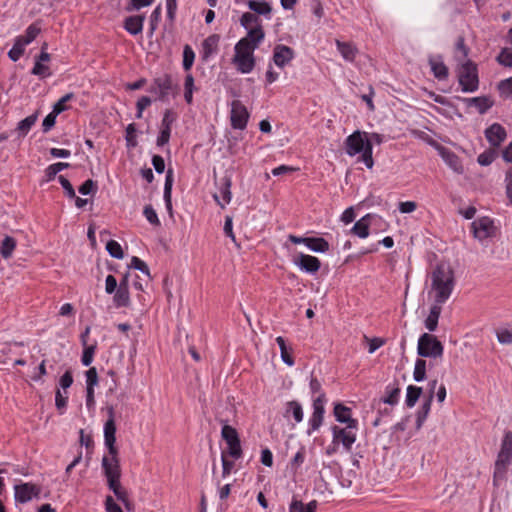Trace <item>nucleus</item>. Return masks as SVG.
<instances>
[{
  "mask_svg": "<svg viewBox=\"0 0 512 512\" xmlns=\"http://www.w3.org/2000/svg\"><path fill=\"white\" fill-rule=\"evenodd\" d=\"M231 179L229 177H224L221 180L220 186V194L215 193L213 198L215 201L221 206V208L225 207V204L230 203L231 201Z\"/></svg>",
  "mask_w": 512,
  "mask_h": 512,
  "instance_id": "17",
  "label": "nucleus"
},
{
  "mask_svg": "<svg viewBox=\"0 0 512 512\" xmlns=\"http://www.w3.org/2000/svg\"><path fill=\"white\" fill-rule=\"evenodd\" d=\"M107 512H123L121 507L116 504L111 496H107L105 500Z\"/></svg>",
  "mask_w": 512,
  "mask_h": 512,
  "instance_id": "64",
  "label": "nucleus"
},
{
  "mask_svg": "<svg viewBox=\"0 0 512 512\" xmlns=\"http://www.w3.org/2000/svg\"><path fill=\"white\" fill-rule=\"evenodd\" d=\"M86 384L87 387L94 388L98 384V373L95 367H91L86 371Z\"/></svg>",
  "mask_w": 512,
  "mask_h": 512,
  "instance_id": "52",
  "label": "nucleus"
},
{
  "mask_svg": "<svg viewBox=\"0 0 512 512\" xmlns=\"http://www.w3.org/2000/svg\"><path fill=\"white\" fill-rule=\"evenodd\" d=\"M113 301L117 307H128L130 305L129 289L118 287L114 292Z\"/></svg>",
  "mask_w": 512,
  "mask_h": 512,
  "instance_id": "33",
  "label": "nucleus"
},
{
  "mask_svg": "<svg viewBox=\"0 0 512 512\" xmlns=\"http://www.w3.org/2000/svg\"><path fill=\"white\" fill-rule=\"evenodd\" d=\"M227 445H228V452H229L230 456H232L235 459H238L242 456V448H241L240 439L227 442Z\"/></svg>",
  "mask_w": 512,
  "mask_h": 512,
  "instance_id": "48",
  "label": "nucleus"
},
{
  "mask_svg": "<svg viewBox=\"0 0 512 512\" xmlns=\"http://www.w3.org/2000/svg\"><path fill=\"white\" fill-rule=\"evenodd\" d=\"M176 118H177L176 113L174 111H172L171 109H167L164 113L161 127L171 129L172 124L175 122Z\"/></svg>",
  "mask_w": 512,
  "mask_h": 512,
  "instance_id": "51",
  "label": "nucleus"
},
{
  "mask_svg": "<svg viewBox=\"0 0 512 512\" xmlns=\"http://www.w3.org/2000/svg\"><path fill=\"white\" fill-rule=\"evenodd\" d=\"M109 418L104 425V439L105 445L108 448V455L102 458V467L104 474L107 478V484L110 490L113 491L116 498L121 501L127 509L130 508L131 503L128 498V492L122 486L120 460L118 457V449L116 443V424L113 407L108 408Z\"/></svg>",
  "mask_w": 512,
  "mask_h": 512,
  "instance_id": "1",
  "label": "nucleus"
},
{
  "mask_svg": "<svg viewBox=\"0 0 512 512\" xmlns=\"http://www.w3.org/2000/svg\"><path fill=\"white\" fill-rule=\"evenodd\" d=\"M455 286L454 270L447 262H440L431 272V289L429 294L434 302L445 303Z\"/></svg>",
  "mask_w": 512,
  "mask_h": 512,
  "instance_id": "3",
  "label": "nucleus"
},
{
  "mask_svg": "<svg viewBox=\"0 0 512 512\" xmlns=\"http://www.w3.org/2000/svg\"><path fill=\"white\" fill-rule=\"evenodd\" d=\"M318 502L312 500L307 504H304L301 500L293 499L289 506L290 512H316Z\"/></svg>",
  "mask_w": 512,
  "mask_h": 512,
  "instance_id": "25",
  "label": "nucleus"
},
{
  "mask_svg": "<svg viewBox=\"0 0 512 512\" xmlns=\"http://www.w3.org/2000/svg\"><path fill=\"white\" fill-rule=\"evenodd\" d=\"M439 152L443 160L451 169H453L458 174L463 173L464 168L461 164L459 157L456 154L443 147L439 149Z\"/></svg>",
  "mask_w": 512,
  "mask_h": 512,
  "instance_id": "19",
  "label": "nucleus"
},
{
  "mask_svg": "<svg viewBox=\"0 0 512 512\" xmlns=\"http://www.w3.org/2000/svg\"><path fill=\"white\" fill-rule=\"evenodd\" d=\"M443 303L434 302L432 307L430 308V312L428 317L425 320V326L429 331H435L438 325V320L442 311Z\"/></svg>",
  "mask_w": 512,
  "mask_h": 512,
  "instance_id": "22",
  "label": "nucleus"
},
{
  "mask_svg": "<svg viewBox=\"0 0 512 512\" xmlns=\"http://www.w3.org/2000/svg\"><path fill=\"white\" fill-rule=\"evenodd\" d=\"M443 345L436 336L424 333L418 340L417 352L421 357L439 358L443 354Z\"/></svg>",
  "mask_w": 512,
  "mask_h": 512,
  "instance_id": "7",
  "label": "nucleus"
},
{
  "mask_svg": "<svg viewBox=\"0 0 512 512\" xmlns=\"http://www.w3.org/2000/svg\"><path fill=\"white\" fill-rule=\"evenodd\" d=\"M118 288V283L113 275H108L105 280V291L108 294L114 293Z\"/></svg>",
  "mask_w": 512,
  "mask_h": 512,
  "instance_id": "57",
  "label": "nucleus"
},
{
  "mask_svg": "<svg viewBox=\"0 0 512 512\" xmlns=\"http://www.w3.org/2000/svg\"><path fill=\"white\" fill-rule=\"evenodd\" d=\"M150 104H151V99L147 96H143L137 101V110H138L137 118L142 117L143 110L146 107H148Z\"/></svg>",
  "mask_w": 512,
  "mask_h": 512,
  "instance_id": "61",
  "label": "nucleus"
},
{
  "mask_svg": "<svg viewBox=\"0 0 512 512\" xmlns=\"http://www.w3.org/2000/svg\"><path fill=\"white\" fill-rule=\"evenodd\" d=\"M334 438L337 441H340L345 448L350 449L352 444L356 440L355 434L350 430V428H334Z\"/></svg>",
  "mask_w": 512,
  "mask_h": 512,
  "instance_id": "21",
  "label": "nucleus"
},
{
  "mask_svg": "<svg viewBox=\"0 0 512 512\" xmlns=\"http://www.w3.org/2000/svg\"><path fill=\"white\" fill-rule=\"evenodd\" d=\"M248 7L250 10L254 11L256 14L259 15H268L271 13V6L267 2H258L250 0L248 2Z\"/></svg>",
  "mask_w": 512,
  "mask_h": 512,
  "instance_id": "38",
  "label": "nucleus"
},
{
  "mask_svg": "<svg viewBox=\"0 0 512 512\" xmlns=\"http://www.w3.org/2000/svg\"><path fill=\"white\" fill-rule=\"evenodd\" d=\"M474 236L480 240L491 237L495 233V226L489 217H482L472 223Z\"/></svg>",
  "mask_w": 512,
  "mask_h": 512,
  "instance_id": "10",
  "label": "nucleus"
},
{
  "mask_svg": "<svg viewBox=\"0 0 512 512\" xmlns=\"http://www.w3.org/2000/svg\"><path fill=\"white\" fill-rule=\"evenodd\" d=\"M414 380L417 382L423 381L426 377V361L417 359L413 372Z\"/></svg>",
  "mask_w": 512,
  "mask_h": 512,
  "instance_id": "39",
  "label": "nucleus"
},
{
  "mask_svg": "<svg viewBox=\"0 0 512 512\" xmlns=\"http://www.w3.org/2000/svg\"><path fill=\"white\" fill-rule=\"evenodd\" d=\"M172 185H173V171L172 169H168L165 179V186H164V199L166 203V207L168 211L172 212V200H171V193H172Z\"/></svg>",
  "mask_w": 512,
  "mask_h": 512,
  "instance_id": "28",
  "label": "nucleus"
},
{
  "mask_svg": "<svg viewBox=\"0 0 512 512\" xmlns=\"http://www.w3.org/2000/svg\"><path fill=\"white\" fill-rule=\"evenodd\" d=\"M264 37V30L258 27L250 29L247 35L236 43L232 64L236 67L237 71L248 74L254 69L256 64L254 51L258 48Z\"/></svg>",
  "mask_w": 512,
  "mask_h": 512,
  "instance_id": "2",
  "label": "nucleus"
},
{
  "mask_svg": "<svg viewBox=\"0 0 512 512\" xmlns=\"http://www.w3.org/2000/svg\"><path fill=\"white\" fill-rule=\"evenodd\" d=\"M429 64L431 66V70H432L434 76L437 79H439V80L447 79L449 72H448L447 66L443 62L437 61V60L431 58L429 60Z\"/></svg>",
  "mask_w": 512,
  "mask_h": 512,
  "instance_id": "31",
  "label": "nucleus"
},
{
  "mask_svg": "<svg viewBox=\"0 0 512 512\" xmlns=\"http://www.w3.org/2000/svg\"><path fill=\"white\" fill-rule=\"evenodd\" d=\"M32 41V26L26 29V35L16 39L12 49L9 51L8 56L12 61H17L23 55L25 46Z\"/></svg>",
  "mask_w": 512,
  "mask_h": 512,
  "instance_id": "13",
  "label": "nucleus"
},
{
  "mask_svg": "<svg viewBox=\"0 0 512 512\" xmlns=\"http://www.w3.org/2000/svg\"><path fill=\"white\" fill-rule=\"evenodd\" d=\"M422 394V388L410 385L407 387V394H406V405L408 407H413L416 402L418 401L419 397Z\"/></svg>",
  "mask_w": 512,
  "mask_h": 512,
  "instance_id": "37",
  "label": "nucleus"
},
{
  "mask_svg": "<svg viewBox=\"0 0 512 512\" xmlns=\"http://www.w3.org/2000/svg\"><path fill=\"white\" fill-rule=\"evenodd\" d=\"M294 50L286 45L278 44L273 50V62L279 67L283 68L286 64L291 62L294 58Z\"/></svg>",
  "mask_w": 512,
  "mask_h": 512,
  "instance_id": "12",
  "label": "nucleus"
},
{
  "mask_svg": "<svg viewBox=\"0 0 512 512\" xmlns=\"http://www.w3.org/2000/svg\"><path fill=\"white\" fill-rule=\"evenodd\" d=\"M334 415L337 421L347 423V428L355 429L357 427V420L350 416V408L338 403L334 406Z\"/></svg>",
  "mask_w": 512,
  "mask_h": 512,
  "instance_id": "18",
  "label": "nucleus"
},
{
  "mask_svg": "<svg viewBox=\"0 0 512 512\" xmlns=\"http://www.w3.org/2000/svg\"><path fill=\"white\" fill-rule=\"evenodd\" d=\"M498 341L502 344H510L512 343V331L510 330H501L497 333Z\"/></svg>",
  "mask_w": 512,
  "mask_h": 512,
  "instance_id": "60",
  "label": "nucleus"
},
{
  "mask_svg": "<svg viewBox=\"0 0 512 512\" xmlns=\"http://www.w3.org/2000/svg\"><path fill=\"white\" fill-rule=\"evenodd\" d=\"M512 458V432H506L501 449L495 462L494 480L502 479L505 476L507 467Z\"/></svg>",
  "mask_w": 512,
  "mask_h": 512,
  "instance_id": "5",
  "label": "nucleus"
},
{
  "mask_svg": "<svg viewBox=\"0 0 512 512\" xmlns=\"http://www.w3.org/2000/svg\"><path fill=\"white\" fill-rule=\"evenodd\" d=\"M496 60L500 65L512 68V49L503 48Z\"/></svg>",
  "mask_w": 512,
  "mask_h": 512,
  "instance_id": "43",
  "label": "nucleus"
},
{
  "mask_svg": "<svg viewBox=\"0 0 512 512\" xmlns=\"http://www.w3.org/2000/svg\"><path fill=\"white\" fill-rule=\"evenodd\" d=\"M336 45L341 53L342 57L347 61H354L356 55L358 53L357 47L350 42H341L340 40H336Z\"/></svg>",
  "mask_w": 512,
  "mask_h": 512,
  "instance_id": "24",
  "label": "nucleus"
},
{
  "mask_svg": "<svg viewBox=\"0 0 512 512\" xmlns=\"http://www.w3.org/2000/svg\"><path fill=\"white\" fill-rule=\"evenodd\" d=\"M59 182L62 185L63 189L65 190L66 194L70 198H75V190L72 186V184L69 182L67 178L64 176H59Z\"/></svg>",
  "mask_w": 512,
  "mask_h": 512,
  "instance_id": "56",
  "label": "nucleus"
},
{
  "mask_svg": "<svg viewBox=\"0 0 512 512\" xmlns=\"http://www.w3.org/2000/svg\"><path fill=\"white\" fill-rule=\"evenodd\" d=\"M469 105H474L480 113H485L493 105V101L485 96L474 97L468 100Z\"/></svg>",
  "mask_w": 512,
  "mask_h": 512,
  "instance_id": "35",
  "label": "nucleus"
},
{
  "mask_svg": "<svg viewBox=\"0 0 512 512\" xmlns=\"http://www.w3.org/2000/svg\"><path fill=\"white\" fill-rule=\"evenodd\" d=\"M32 497V488L28 484L15 486V499L18 502L25 503Z\"/></svg>",
  "mask_w": 512,
  "mask_h": 512,
  "instance_id": "34",
  "label": "nucleus"
},
{
  "mask_svg": "<svg viewBox=\"0 0 512 512\" xmlns=\"http://www.w3.org/2000/svg\"><path fill=\"white\" fill-rule=\"evenodd\" d=\"M152 164L157 173H163L165 170L164 159L159 155H154L152 158Z\"/></svg>",
  "mask_w": 512,
  "mask_h": 512,
  "instance_id": "63",
  "label": "nucleus"
},
{
  "mask_svg": "<svg viewBox=\"0 0 512 512\" xmlns=\"http://www.w3.org/2000/svg\"><path fill=\"white\" fill-rule=\"evenodd\" d=\"M292 414L294 420L299 423L303 420L302 406L297 401H289L286 405L285 417H289Z\"/></svg>",
  "mask_w": 512,
  "mask_h": 512,
  "instance_id": "32",
  "label": "nucleus"
},
{
  "mask_svg": "<svg viewBox=\"0 0 512 512\" xmlns=\"http://www.w3.org/2000/svg\"><path fill=\"white\" fill-rule=\"evenodd\" d=\"M15 248V241L13 238L7 236L2 241V245L0 247V253L4 258H8L11 256L13 250Z\"/></svg>",
  "mask_w": 512,
  "mask_h": 512,
  "instance_id": "44",
  "label": "nucleus"
},
{
  "mask_svg": "<svg viewBox=\"0 0 512 512\" xmlns=\"http://www.w3.org/2000/svg\"><path fill=\"white\" fill-rule=\"evenodd\" d=\"M130 266L133 267L134 269L139 270L144 275L145 284H149V282L151 281V275L149 272V268L144 261H142L138 257L134 256L131 259Z\"/></svg>",
  "mask_w": 512,
  "mask_h": 512,
  "instance_id": "36",
  "label": "nucleus"
},
{
  "mask_svg": "<svg viewBox=\"0 0 512 512\" xmlns=\"http://www.w3.org/2000/svg\"><path fill=\"white\" fill-rule=\"evenodd\" d=\"M69 167V163L58 162L50 165L47 168V177L49 180L53 179L57 173Z\"/></svg>",
  "mask_w": 512,
  "mask_h": 512,
  "instance_id": "50",
  "label": "nucleus"
},
{
  "mask_svg": "<svg viewBox=\"0 0 512 512\" xmlns=\"http://www.w3.org/2000/svg\"><path fill=\"white\" fill-rule=\"evenodd\" d=\"M231 125L234 129H245L249 118L246 107L238 100L232 102L231 105Z\"/></svg>",
  "mask_w": 512,
  "mask_h": 512,
  "instance_id": "8",
  "label": "nucleus"
},
{
  "mask_svg": "<svg viewBox=\"0 0 512 512\" xmlns=\"http://www.w3.org/2000/svg\"><path fill=\"white\" fill-rule=\"evenodd\" d=\"M299 168L297 167H292V166H287V165H281L279 167H276L272 170V174L274 176H280L282 174H286V173H292V172H296L298 171Z\"/></svg>",
  "mask_w": 512,
  "mask_h": 512,
  "instance_id": "59",
  "label": "nucleus"
},
{
  "mask_svg": "<svg viewBox=\"0 0 512 512\" xmlns=\"http://www.w3.org/2000/svg\"><path fill=\"white\" fill-rule=\"evenodd\" d=\"M306 247L318 253H325L329 250V243L322 237H308Z\"/></svg>",
  "mask_w": 512,
  "mask_h": 512,
  "instance_id": "26",
  "label": "nucleus"
},
{
  "mask_svg": "<svg viewBox=\"0 0 512 512\" xmlns=\"http://www.w3.org/2000/svg\"><path fill=\"white\" fill-rule=\"evenodd\" d=\"M459 84L464 92H473L479 85L477 66L471 60L465 61L458 70Z\"/></svg>",
  "mask_w": 512,
  "mask_h": 512,
  "instance_id": "6",
  "label": "nucleus"
},
{
  "mask_svg": "<svg viewBox=\"0 0 512 512\" xmlns=\"http://www.w3.org/2000/svg\"><path fill=\"white\" fill-rule=\"evenodd\" d=\"M469 49L465 45L464 38L459 37L456 43V57L458 61L468 60Z\"/></svg>",
  "mask_w": 512,
  "mask_h": 512,
  "instance_id": "45",
  "label": "nucleus"
},
{
  "mask_svg": "<svg viewBox=\"0 0 512 512\" xmlns=\"http://www.w3.org/2000/svg\"><path fill=\"white\" fill-rule=\"evenodd\" d=\"M294 263L302 270L308 273H316L321 267L320 260L308 254L301 253L295 260Z\"/></svg>",
  "mask_w": 512,
  "mask_h": 512,
  "instance_id": "14",
  "label": "nucleus"
},
{
  "mask_svg": "<svg viewBox=\"0 0 512 512\" xmlns=\"http://www.w3.org/2000/svg\"><path fill=\"white\" fill-rule=\"evenodd\" d=\"M346 152L349 156H355L362 152L360 160L363 161L368 169L374 165L372 157V143L366 139V133L355 131L346 138Z\"/></svg>",
  "mask_w": 512,
  "mask_h": 512,
  "instance_id": "4",
  "label": "nucleus"
},
{
  "mask_svg": "<svg viewBox=\"0 0 512 512\" xmlns=\"http://www.w3.org/2000/svg\"><path fill=\"white\" fill-rule=\"evenodd\" d=\"M194 59V51L189 45H185L183 50V68L185 71H189L191 69Z\"/></svg>",
  "mask_w": 512,
  "mask_h": 512,
  "instance_id": "41",
  "label": "nucleus"
},
{
  "mask_svg": "<svg viewBox=\"0 0 512 512\" xmlns=\"http://www.w3.org/2000/svg\"><path fill=\"white\" fill-rule=\"evenodd\" d=\"M324 400H325V394L322 393L313 402V414L310 419V425H311L312 430H317L323 422Z\"/></svg>",
  "mask_w": 512,
  "mask_h": 512,
  "instance_id": "16",
  "label": "nucleus"
},
{
  "mask_svg": "<svg viewBox=\"0 0 512 512\" xmlns=\"http://www.w3.org/2000/svg\"><path fill=\"white\" fill-rule=\"evenodd\" d=\"M240 23L241 25L246 28L248 31L250 29H256V28H260V29H263L261 24H260V20H259V17L257 15H255L254 13H251V12H246L244 13L241 18H240Z\"/></svg>",
  "mask_w": 512,
  "mask_h": 512,
  "instance_id": "29",
  "label": "nucleus"
},
{
  "mask_svg": "<svg viewBox=\"0 0 512 512\" xmlns=\"http://www.w3.org/2000/svg\"><path fill=\"white\" fill-rule=\"evenodd\" d=\"M46 50L47 43L44 42L41 53L37 57L36 62L34 63V75H38L41 78L49 77L52 74L49 66V63L51 61V55Z\"/></svg>",
  "mask_w": 512,
  "mask_h": 512,
  "instance_id": "11",
  "label": "nucleus"
},
{
  "mask_svg": "<svg viewBox=\"0 0 512 512\" xmlns=\"http://www.w3.org/2000/svg\"><path fill=\"white\" fill-rule=\"evenodd\" d=\"M220 40V36L217 34H212L207 37L202 43V58L207 60L214 52H216L218 48V43Z\"/></svg>",
  "mask_w": 512,
  "mask_h": 512,
  "instance_id": "23",
  "label": "nucleus"
},
{
  "mask_svg": "<svg viewBox=\"0 0 512 512\" xmlns=\"http://www.w3.org/2000/svg\"><path fill=\"white\" fill-rule=\"evenodd\" d=\"M135 124H129L126 128V141L127 145L130 147H135L137 145L136 137H135Z\"/></svg>",
  "mask_w": 512,
  "mask_h": 512,
  "instance_id": "54",
  "label": "nucleus"
},
{
  "mask_svg": "<svg viewBox=\"0 0 512 512\" xmlns=\"http://www.w3.org/2000/svg\"><path fill=\"white\" fill-rule=\"evenodd\" d=\"M370 215H366L358 220L351 229V232L360 238H366L369 235V222Z\"/></svg>",
  "mask_w": 512,
  "mask_h": 512,
  "instance_id": "27",
  "label": "nucleus"
},
{
  "mask_svg": "<svg viewBox=\"0 0 512 512\" xmlns=\"http://www.w3.org/2000/svg\"><path fill=\"white\" fill-rule=\"evenodd\" d=\"M498 89L502 95H505L506 97L512 96V77L500 81Z\"/></svg>",
  "mask_w": 512,
  "mask_h": 512,
  "instance_id": "53",
  "label": "nucleus"
},
{
  "mask_svg": "<svg viewBox=\"0 0 512 512\" xmlns=\"http://www.w3.org/2000/svg\"><path fill=\"white\" fill-rule=\"evenodd\" d=\"M170 133H171V129L170 128H163L161 127V130H160V134L157 138V145L158 146H163L165 144H167L169 142V139H170Z\"/></svg>",
  "mask_w": 512,
  "mask_h": 512,
  "instance_id": "58",
  "label": "nucleus"
},
{
  "mask_svg": "<svg viewBox=\"0 0 512 512\" xmlns=\"http://www.w3.org/2000/svg\"><path fill=\"white\" fill-rule=\"evenodd\" d=\"M145 17L143 15H135L127 17L124 21V28L132 35H138L142 32Z\"/></svg>",
  "mask_w": 512,
  "mask_h": 512,
  "instance_id": "20",
  "label": "nucleus"
},
{
  "mask_svg": "<svg viewBox=\"0 0 512 512\" xmlns=\"http://www.w3.org/2000/svg\"><path fill=\"white\" fill-rule=\"evenodd\" d=\"M144 215L146 219L153 225H159L160 221L158 219V216L155 212V210L152 208V206L147 205L144 208Z\"/></svg>",
  "mask_w": 512,
  "mask_h": 512,
  "instance_id": "55",
  "label": "nucleus"
},
{
  "mask_svg": "<svg viewBox=\"0 0 512 512\" xmlns=\"http://www.w3.org/2000/svg\"><path fill=\"white\" fill-rule=\"evenodd\" d=\"M495 157H496V151L494 149H490V150H487V151L481 153L478 156L477 161L480 165L487 166V165H490L494 161Z\"/></svg>",
  "mask_w": 512,
  "mask_h": 512,
  "instance_id": "46",
  "label": "nucleus"
},
{
  "mask_svg": "<svg viewBox=\"0 0 512 512\" xmlns=\"http://www.w3.org/2000/svg\"><path fill=\"white\" fill-rule=\"evenodd\" d=\"M485 136L490 145L496 148L506 139L507 134L500 124L494 123L486 129Z\"/></svg>",
  "mask_w": 512,
  "mask_h": 512,
  "instance_id": "15",
  "label": "nucleus"
},
{
  "mask_svg": "<svg viewBox=\"0 0 512 512\" xmlns=\"http://www.w3.org/2000/svg\"><path fill=\"white\" fill-rule=\"evenodd\" d=\"M84 347L85 349L82 355V363L84 366H89L93 361L94 353L96 350V344L86 345Z\"/></svg>",
  "mask_w": 512,
  "mask_h": 512,
  "instance_id": "49",
  "label": "nucleus"
},
{
  "mask_svg": "<svg viewBox=\"0 0 512 512\" xmlns=\"http://www.w3.org/2000/svg\"><path fill=\"white\" fill-rule=\"evenodd\" d=\"M417 208V204L414 201H406L399 203V210L401 213H412Z\"/></svg>",
  "mask_w": 512,
  "mask_h": 512,
  "instance_id": "62",
  "label": "nucleus"
},
{
  "mask_svg": "<svg viewBox=\"0 0 512 512\" xmlns=\"http://www.w3.org/2000/svg\"><path fill=\"white\" fill-rule=\"evenodd\" d=\"M32 127V116H28L20 121L15 129V133L18 137H24L28 134Z\"/></svg>",
  "mask_w": 512,
  "mask_h": 512,
  "instance_id": "42",
  "label": "nucleus"
},
{
  "mask_svg": "<svg viewBox=\"0 0 512 512\" xmlns=\"http://www.w3.org/2000/svg\"><path fill=\"white\" fill-rule=\"evenodd\" d=\"M276 342L279 345L280 348V354L282 361L287 364L288 366L294 365V359L291 355L292 348H288L286 345V342L283 337L278 336L276 338Z\"/></svg>",
  "mask_w": 512,
  "mask_h": 512,
  "instance_id": "30",
  "label": "nucleus"
},
{
  "mask_svg": "<svg viewBox=\"0 0 512 512\" xmlns=\"http://www.w3.org/2000/svg\"><path fill=\"white\" fill-rule=\"evenodd\" d=\"M151 90L157 95L159 100L165 101L168 96L174 92V85L171 77L169 75H164L157 78L154 81Z\"/></svg>",
  "mask_w": 512,
  "mask_h": 512,
  "instance_id": "9",
  "label": "nucleus"
},
{
  "mask_svg": "<svg viewBox=\"0 0 512 512\" xmlns=\"http://www.w3.org/2000/svg\"><path fill=\"white\" fill-rule=\"evenodd\" d=\"M222 438L227 442L239 439L236 429L230 425H224L221 431Z\"/></svg>",
  "mask_w": 512,
  "mask_h": 512,
  "instance_id": "47",
  "label": "nucleus"
},
{
  "mask_svg": "<svg viewBox=\"0 0 512 512\" xmlns=\"http://www.w3.org/2000/svg\"><path fill=\"white\" fill-rule=\"evenodd\" d=\"M106 249L108 253L116 259H122L124 257V252L121 245L115 240L108 241L106 244Z\"/></svg>",
  "mask_w": 512,
  "mask_h": 512,
  "instance_id": "40",
  "label": "nucleus"
}]
</instances>
